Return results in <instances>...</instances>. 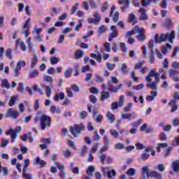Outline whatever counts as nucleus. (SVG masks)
<instances>
[{
	"mask_svg": "<svg viewBox=\"0 0 179 179\" xmlns=\"http://www.w3.org/2000/svg\"><path fill=\"white\" fill-rule=\"evenodd\" d=\"M155 38L157 44H162V43H164V41H167V40H169V43L173 44V43H174V38H176V35H174V31H171L169 34V33L162 34L159 36L156 34Z\"/></svg>",
	"mask_w": 179,
	"mask_h": 179,
	"instance_id": "obj_1",
	"label": "nucleus"
},
{
	"mask_svg": "<svg viewBox=\"0 0 179 179\" xmlns=\"http://www.w3.org/2000/svg\"><path fill=\"white\" fill-rule=\"evenodd\" d=\"M43 80H45V85H43V87H45L46 94L48 97H50L52 92V87H54V79H52V77L50 76L44 75Z\"/></svg>",
	"mask_w": 179,
	"mask_h": 179,
	"instance_id": "obj_2",
	"label": "nucleus"
},
{
	"mask_svg": "<svg viewBox=\"0 0 179 179\" xmlns=\"http://www.w3.org/2000/svg\"><path fill=\"white\" fill-rule=\"evenodd\" d=\"M39 122L42 129L44 131L47 129V127H51V117L45 114H43L39 118Z\"/></svg>",
	"mask_w": 179,
	"mask_h": 179,
	"instance_id": "obj_3",
	"label": "nucleus"
},
{
	"mask_svg": "<svg viewBox=\"0 0 179 179\" xmlns=\"http://www.w3.org/2000/svg\"><path fill=\"white\" fill-rule=\"evenodd\" d=\"M22 127L18 126L15 129H10L6 131V135H11V143L16 142V139H17V134L21 132Z\"/></svg>",
	"mask_w": 179,
	"mask_h": 179,
	"instance_id": "obj_4",
	"label": "nucleus"
},
{
	"mask_svg": "<svg viewBox=\"0 0 179 179\" xmlns=\"http://www.w3.org/2000/svg\"><path fill=\"white\" fill-rule=\"evenodd\" d=\"M86 127L83 124H74L73 127H70V132L75 136L78 138V134H80L81 131H85Z\"/></svg>",
	"mask_w": 179,
	"mask_h": 179,
	"instance_id": "obj_5",
	"label": "nucleus"
},
{
	"mask_svg": "<svg viewBox=\"0 0 179 179\" xmlns=\"http://www.w3.org/2000/svg\"><path fill=\"white\" fill-rule=\"evenodd\" d=\"M153 76L157 82H160V77L158 76L157 73H156V71L155 69H151L147 74V76H145L146 82L150 83L152 82V78H153Z\"/></svg>",
	"mask_w": 179,
	"mask_h": 179,
	"instance_id": "obj_6",
	"label": "nucleus"
},
{
	"mask_svg": "<svg viewBox=\"0 0 179 179\" xmlns=\"http://www.w3.org/2000/svg\"><path fill=\"white\" fill-rule=\"evenodd\" d=\"M101 170L104 176H108L110 179H113V177H117V171H115V170L113 169L112 171H108L107 172V170H108V166L102 167Z\"/></svg>",
	"mask_w": 179,
	"mask_h": 179,
	"instance_id": "obj_7",
	"label": "nucleus"
},
{
	"mask_svg": "<svg viewBox=\"0 0 179 179\" xmlns=\"http://www.w3.org/2000/svg\"><path fill=\"white\" fill-rule=\"evenodd\" d=\"M110 30L112 32L108 36V41H113V38H117L118 37V32H117V27L112 25L110 27Z\"/></svg>",
	"mask_w": 179,
	"mask_h": 179,
	"instance_id": "obj_8",
	"label": "nucleus"
},
{
	"mask_svg": "<svg viewBox=\"0 0 179 179\" xmlns=\"http://www.w3.org/2000/svg\"><path fill=\"white\" fill-rule=\"evenodd\" d=\"M178 74L179 71L174 69H171L168 71V75L170 76V78L173 79L175 82H179V78H177V76H178Z\"/></svg>",
	"mask_w": 179,
	"mask_h": 179,
	"instance_id": "obj_9",
	"label": "nucleus"
},
{
	"mask_svg": "<svg viewBox=\"0 0 179 179\" xmlns=\"http://www.w3.org/2000/svg\"><path fill=\"white\" fill-rule=\"evenodd\" d=\"M6 117H10L13 120H16L19 117V111L13 110V108H10L6 113Z\"/></svg>",
	"mask_w": 179,
	"mask_h": 179,
	"instance_id": "obj_10",
	"label": "nucleus"
},
{
	"mask_svg": "<svg viewBox=\"0 0 179 179\" xmlns=\"http://www.w3.org/2000/svg\"><path fill=\"white\" fill-rule=\"evenodd\" d=\"M119 4L124 5L120 8V9L122 12H125L127 8H129V5H131V0H119Z\"/></svg>",
	"mask_w": 179,
	"mask_h": 179,
	"instance_id": "obj_11",
	"label": "nucleus"
},
{
	"mask_svg": "<svg viewBox=\"0 0 179 179\" xmlns=\"http://www.w3.org/2000/svg\"><path fill=\"white\" fill-rule=\"evenodd\" d=\"M138 13H140V16L138 20L142 22L143 20H148L149 19V16L146 14V10L145 8H141L138 10Z\"/></svg>",
	"mask_w": 179,
	"mask_h": 179,
	"instance_id": "obj_12",
	"label": "nucleus"
},
{
	"mask_svg": "<svg viewBox=\"0 0 179 179\" xmlns=\"http://www.w3.org/2000/svg\"><path fill=\"white\" fill-rule=\"evenodd\" d=\"M159 82H157V80H155L152 83H150L147 85V87L149 89H152V90H159Z\"/></svg>",
	"mask_w": 179,
	"mask_h": 179,
	"instance_id": "obj_13",
	"label": "nucleus"
},
{
	"mask_svg": "<svg viewBox=\"0 0 179 179\" xmlns=\"http://www.w3.org/2000/svg\"><path fill=\"white\" fill-rule=\"evenodd\" d=\"M120 117L122 120H128L129 121H131V120L135 119V116H133L132 113H122L120 115Z\"/></svg>",
	"mask_w": 179,
	"mask_h": 179,
	"instance_id": "obj_14",
	"label": "nucleus"
},
{
	"mask_svg": "<svg viewBox=\"0 0 179 179\" xmlns=\"http://www.w3.org/2000/svg\"><path fill=\"white\" fill-rule=\"evenodd\" d=\"M160 0H142L141 1V5L142 6L146 7L148 6V5H152V3H157Z\"/></svg>",
	"mask_w": 179,
	"mask_h": 179,
	"instance_id": "obj_15",
	"label": "nucleus"
},
{
	"mask_svg": "<svg viewBox=\"0 0 179 179\" xmlns=\"http://www.w3.org/2000/svg\"><path fill=\"white\" fill-rule=\"evenodd\" d=\"M128 22L129 23H138V18H136V15L134 13L129 14Z\"/></svg>",
	"mask_w": 179,
	"mask_h": 179,
	"instance_id": "obj_16",
	"label": "nucleus"
},
{
	"mask_svg": "<svg viewBox=\"0 0 179 179\" xmlns=\"http://www.w3.org/2000/svg\"><path fill=\"white\" fill-rule=\"evenodd\" d=\"M37 62H38V59L37 58V55H36V54L34 53L33 57L31 60L30 68H31V69H33V68H34V66H36V64H37Z\"/></svg>",
	"mask_w": 179,
	"mask_h": 179,
	"instance_id": "obj_17",
	"label": "nucleus"
},
{
	"mask_svg": "<svg viewBox=\"0 0 179 179\" xmlns=\"http://www.w3.org/2000/svg\"><path fill=\"white\" fill-rule=\"evenodd\" d=\"M149 176L150 177H155V178L157 179H162L163 177V174L162 173H159L157 171H152L150 173Z\"/></svg>",
	"mask_w": 179,
	"mask_h": 179,
	"instance_id": "obj_18",
	"label": "nucleus"
},
{
	"mask_svg": "<svg viewBox=\"0 0 179 179\" xmlns=\"http://www.w3.org/2000/svg\"><path fill=\"white\" fill-rule=\"evenodd\" d=\"M172 170L175 171V173H178L179 171V162L178 160L174 161L171 164Z\"/></svg>",
	"mask_w": 179,
	"mask_h": 179,
	"instance_id": "obj_19",
	"label": "nucleus"
},
{
	"mask_svg": "<svg viewBox=\"0 0 179 179\" xmlns=\"http://www.w3.org/2000/svg\"><path fill=\"white\" fill-rule=\"evenodd\" d=\"M1 87H6V89H10L12 86L8 79H4L1 80Z\"/></svg>",
	"mask_w": 179,
	"mask_h": 179,
	"instance_id": "obj_20",
	"label": "nucleus"
},
{
	"mask_svg": "<svg viewBox=\"0 0 179 179\" xmlns=\"http://www.w3.org/2000/svg\"><path fill=\"white\" fill-rule=\"evenodd\" d=\"M173 100L171 101L169 103V106H174V104H176V100H179V93L178 92H175L174 95H173Z\"/></svg>",
	"mask_w": 179,
	"mask_h": 179,
	"instance_id": "obj_21",
	"label": "nucleus"
},
{
	"mask_svg": "<svg viewBox=\"0 0 179 179\" xmlns=\"http://www.w3.org/2000/svg\"><path fill=\"white\" fill-rule=\"evenodd\" d=\"M106 117L108 120L109 124H113V122H114V114L111 113V112H107Z\"/></svg>",
	"mask_w": 179,
	"mask_h": 179,
	"instance_id": "obj_22",
	"label": "nucleus"
},
{
	"mask_svg": "<svg viewBox=\"0 0 179 179\" xmlns=\"http://www.w3.org/2000/svg\"><path fill=\"white\" fill-rule=\"evenodd\" d=\"M101 93V101H104L107 99H110V93L108 92L103 91Z\"/></svg>",
	"mask_w": 179,
	"mask_h": 179,
	"instance_id": "obj_23",
	"label": "nucleus"
},
{
	"mask_svg": "<svg viewBox=\"0 0 179 179\" xmlns=\"http://www.w3.org/2000/svg\"><path fill=\"white\" fill-rule=\"evenodd\" d=\"M28 76L30 79H34V78H37V76H38V71L33 70L32 71L29 72Z\"/></svg>",
	"mask_w": 179,
	"mask_h": 179,
	"instance_id": "obj_24",
	"label": "nucleus"
},
{
	"mask_svg": "<svg viewBox=\"0 0 179 179\" xmlns=\"http://www.w3.org/2000/svg\"><path fill=\"white\" fill-rule=\"evenodd\" d=\"M133 30L136 31L138 34H141L142 33H145V29L143 27H139L138 25H136L133 27Z\"/></svg>",
	"mask_w": 179,
	"mask_h": 179,
	"instance_id": "obj_25",
	"label": "nucleus"
},
{
	"mask_svg": "<svg viewBox=\"0 0 179 179\" xmlns=\"http://www.w3.org/2000/svg\"><path fill=\"white\" fill-rule=\"evenodd\" d=\"M87 174L90 177H93L94 174V166H89L88 169L87 170Z\"/></svg>",
	"mask_w": 179,
	"mask_h": 179,
	"instance_id": "obj_26",
	"label": "nucleus"
},
{
	"mask_svg": "<svg viewBox=\"0 0 179 179\" xmlns=\"http://www.w3.org/2000/svg\"><path fill=\"white\" fill-rule=\"evenodd\" d=\"M107 30H108V29H107V27H106V26L101 25V27H99L97 34L99 36H100V34H102V33H106V31H107Z\"/></svg>",
	"mask_w": 179,
	"mask_h": 179,
	"instance_id": "obj_27",
	"label": "nucleus"
},
{
	"mask_svg": "<svg viewBox=\"0 0 179 179\" xmlns=\"http://www.w3.org/2000/svg\"><path fill=\"white\" fill-rule=\"evenodd\" d=\"M127 64L123 63L120 67V72L123 75H125L126 73H128V69H127Z\"/></svg>",
	"mask_w": 179,
	"mask_h": 179,
	"instance_id": "obj_28",
	"label": "nucleus"
},
{
	"mask_svg": "<svg viewBox=\"0 0 179 179\" xmlns=\"http://www.w3.org/2000/svg\"><path fill=\"white\" fill-rule=\"evenodd\" d=\"M17 100V96H11L10 99V101L8 102V106H10V107H13Z\"/></svg>",
	"mask_w": 179,
	"mask_h": 179,
	"instance_id": "obj_29",
	"label": "nucleus"
},
{
	"mask_svg": "<svg viewBox=\"0 0 179 179\" xmlns=\"http://www.w3.org/2000/svg\"><path fill=\"white\" fill-rule=\"evenodd\" d=\"M136 38L138 41H145V40H146V36H145V33L138 34L136 35Z\"/></svg>",
	"mask_w": 179,
	"mask_h": 179,
	"instance_id": "obj_30",
	"label": "nucleus"
},
{
	"mask_svg": "<svg viewBox=\"0 0 179 179\" xmlns=\"http://www.w3.org/2000/svg\"><path fill=\"white\" fill-rule=\"evenodd\" d=\"M127 174L130 177H134L135 174H136V171L134 168H130L128 169Z\"/></svg>",
	"mask_w": 179,
	"mask_h": 179,
	"instance_id": "obj_31",
	"label": "nucleus"
},
{
	"mask_svg": "<svg viewBox=\"0 0 179 179\" xmlns=\"http://www.w3.org/2000/svg\"><path fill=\"white\" fill-rule=\"evenodd\" d=\"M27 43L29 47L30 51H31V52H33L34 51V48L33 47V42H31V38H28Z\"/></svg>",
	"mask_w": 179,
	"mask_h": 179,
	"instance_id": "obj_32",
	"label": "nucleus"
},
{
	"mask_svg": "<svg viewBox=\"0 0 179 179\" xmlns=\"http://www.w3.org/2000/svg\"><path fill=\"white\" fill-rule=\"evenodd\" d=\"M26 66V62L24 60L19 61L16 65V67L19 69H22V68H24Z\"/></svg>",
	"mask_w": 179,
	"mask_h": 179,
	"instance_id": "obj_33",
	"label": "nucleus"
},
{
	"mask_svg": "<svg viewBox=\"0 0 179 179\" xmlns=\"http://www.w3.org/2000/svg\"><path fill=\"white\" fill-rule=\"evenodd\" d=\"M83 54H85V52H83V50H79L76 52V59H79L80 58H82L83 57Z\"/></svg>",
	"mask_w": 179,
	"mask_h": 179,
	"instance_id": "obj_34",
	"label": "nucleus"
},
{
	"mask_svg": "<svg viewBox=\"0 0 179 179\" xmlns=\"http://www.w3.org/2000/svg\"><path fill=\"white\" fill-rule=\"evenodd\" d=\"M59 62V58L56 57H50V64L51 65H55V64H58Z\"/></svg>",
	"mask_w": 179,
	"mask_h": 179,
	"instance_id": "obj_35",
	"label": "nucleus"
},
{
	"mask_svg": "<svg viewBox=\"0 0 179 179\" xmlns=\"http://www.w3.org/2000/svg\"><path fill=\"white\" fill-rule=\"evenodd\" d=\"M149 156H150V154H148L147 152H143L140 155V158L143 162H145V160H147V159H149Z\"/></svg>",
	"mask_w": 179,
	"mask_h": 179,
	"instance_id": "obj_36",
	"label": "nucleus"
},
{
	"mask_svg": "<svg viewBox=\"0 0 179 179\" xmlns=\"http://www.w3.org/2000/svg\"><path fill=\"white\" fill-rule=\"evenodd\" d=\"M86 153H87V146L83 145L81 148V151H80L81 157H83V156H85V155H86Z\"/></svg>",
	"mask_w": 179,
	"mask_h": 179,
	"instance_id": "obj_37",
	"label": "nucleus"
},
{
	"mask_svg": "<svg viewBox=\"0 0 179 179\" xmlns=\"http://www.w3.org/2000/svg\"><path fill=\"white\" fill-rule=\"evenodd\" d=\"M55 165L58 169V170H59V171H63L64 170H65L64 165L59 164V162H57V161H55Z\"/></svg>",
	"mask_w": 179,
	"mask_h": 179,
	"instance_id": "obj_38",
	"label": "nucleus"
},
{
	"mask_svg": "<svg viewBox=\"0 0 179 179\" xmlns=\"http://www.w3.org/2000/svg\"><path fill=\"white\" fill-rule=\"evenodd\" d=\"M108 86H109V92L117 93V88H114V85H113L111 82L108 83Z\"/></svg>",
	"mask_w": 179,
	"mask_h": 179,
	"instance_id": "obj_39",
	"label": "nucleus"
},
{
	"mask_svg": "<svg viewBox=\"0 0 179 179\" xmlns=\"http://www.w3.org/2000/svg\"><path fill=\"white\" fill-rule=\"evenodd\" d=\"M13 50L12 48H8L6 52V56L7 57V58H8V59H12V52H13Z\"/></svg>",
	"mask_w": 179,
	"mask_h": 179,
	"instance_id": "obj_40",
	"label": "nucleus"
},
{
	"mask_svg": "<svg viewBox=\"0 0 179 179\" xmlns=\"http://www.w3.org/2000/svg\"><path fill=\"white\" fill-rule=\"evenodd\" d=\"M9 142H10V139H5L3 138L1 140V148H6V145H8V143H9Z\"/></svg>",
	"mask_w": 179,
	"mask_h": 179,
	"instance_id": "obj_41",
	"label": "nucleus"
},
{
	"mask_svg": "<svg viewBox=\"0 0 179 179\" xmlns=\"http://www.w3.org/2000/svg\"><path fill=\"white\" fill-rule=\"evenodd\" d=\"M125 101V96L124 95H121L119 98V107H122L124 106V101Z\"/></svg>",
	"mask_w": 179,
	"mask_h": 179,
	"instance_id": "obj_42",
	"label": "nucleus"
},
{
	"mask_svg": "<svg viewBox=\"0 0 179 179\" xmlns=\"http://www.w3.org/2000/svg\"><path fill=\"white\" fill-rule=\"evenodd\" d=\"M106 68L108 71H113L115 68V64H111L110 62H106Z\"/></svg>",
	"mask_w": 179,
	"mask_h": 179,
	"instance_id": "obj_43",
	"label": "nucleus"
},
{
	"mask_svg": "<svg viewBox=\"0 0 179 179\" xmlns=\"http://www.w3.org/2000/svg\"><path fill=\"white\" fill-rule=\"evenodd\" d=\"M150 64H153L155 62V52H151L148 56Z\"/></svg>",
	"mask_w": 179,
	"mask_h": 179,
	"instance_id": "obj_44",
	"label": "nucleus"
},
{
	"mask_svg": "<svg viewBox=\"0 0 179 179\" xmlns=\"http://www.w3.org/2000/svg\"><path fill=\"white\" fill-rule=\"evenodd\" d=\"M120 47L124 52H128V48L127 47V44H125V43L121 42Z\"/></svg>",
	"mask_w": 179,
	"mask_h": 179,
	"instance_id": "obj_45",
	"label": "nucleus"
},
{
	"mask_svg": "<svg viewBox=\"0 0 179 179\" xmlns=\"http://www.w3.org/2000/svg\"><path fill=\"white\" fill-rule=\"evenodd\" d=\"M94 19H96V22L99 23L100 20H101V15H100L99 13H94Z\"/></svg>",
	"mask_w": 179,
	"mask_h": 179,
	"instance_id": "obj_46",
	"label": "nucleus"
},
{
	"mask_svg": "<svg viewBox=\"0 0 179 179\" xmlns=\"http://www.w3.org/2000/svg\"><path fill=\"white\" fill-rule=\"evenodd\" d=\"M149 48L151 49V52H155V41H150L148 43Z\"/></svg>",
	"mask_w": 179,
	"mask_h": 179,
	"instance_id": "obj_47",
	"label": "nucleus"
},
{
	"mask_svg": "<svg viewBox=\"0 0 179 179\" xmlns=\"http://www.w3.org/2000/svg\"><path fill=\"white\" fill-rule=\"evenodd\" d=\"M119 17H120V13L118 11L115 12L113 16V22H118Z\"/></svg>",
	"mask_w": 179,
	"mask_h": 179,
	"instance_id": "obj_48",
	"label": "nucleus"
},
{
	"mask_svg": "<svg viewBox=\"0 0 179 179\" xmlns=\"http://www.w3.org/2000/svg\"><path fill=\"white\" fill-rule=\"evenodd\" d=\"M167 6H169V3L167 2V0H163L161 2V8L162 9H166Z\"/></svg>",
	"mask_w": 179,
	"mask_h": 179,
	"instance_id": "obj_49",
	"label": "nucleus"
},
{
	"mask_svg": "<svg viewBox=\"0 0 179 179\" xmlns=\"http://www.w3.org/2000/svg\"><path fill=\"white\" fill-rule=\"evenodd\" d=\"M142 124V120L138 119L136 122H134L132 123V127L134 128H137V127H139Z\"/></svg>",
	"mask_w": 179,
	"mask_h": 179,
	"instance_id": "obj_50",
	"label": "nucleus"
},
{
	"mask_svg": "<svg viewBox=\"0 0 179 179\" xmlns=\"http://www.w3.org/2000/svg\"><path fill=\"white\" fill-rule=\"evenodd\" d=\"M87 117V112L83 110L80 112V120H85Z\"/></svg>",
	"mask_w": 179,
	"mask_h": 179,
	"instance_id": "obj_51",
	"label": "nucleus"
},
{
	"mask_svg": "<svg viewBox=\"0 0 179 179\" xmlns=\"http://www.w3.org/2000/svg\"><path fill=\"white\" fill-rule=\"evenodd\" d=\"M142 65H143V62H139L138 63L136 64L133 68V69H141L142 68Z\"/></svg>",
	"mask_w": 179,
	"mask_h": 179,
	"instance_id": "obj_52",
	"label": "nucleus"
},
{
	"mask_svg": "<svg viewBox=\"0 0 179 179\" xmlns=\"http://www.w3.org/2000/svg\"><path fill=\"white\" fill-rule=\"evenodd\" d=\"M90 92L92 93L93 94H99V93H100V91L99 90V88L92 87L90 89Z\"/></svg>",
	"mask_w": 179,
	"mask_h": 179,
	"instance_id": "obj_53",
	"label": "nucleus"
},
{
	"mask_svg": "<svg viewBox=\"0 0 179 179\" xmlns=\"http://www.w3.org/2000/svg\"><path fill=\"white\" fill-rule=\"evenodd\" d=\"M90 3L91 6V9H97V4L94 0H90Z\"/></svg>",
	"mask_w": 179,
	"mask_h": 179,
	"instance_id": "obj_54",
	"label": "nucleus"
},
{
	"mask_svg": "<svg viewBox=\"0 0 179 179\" xmlns=\"http://www.w3.org/2000/svg\"><path fill=\"white\" fill-rule=\"evenodd\" d=\"M59 174L60 178H62V179H66V173H65V170L59 171Z\"/></svg>",
	"mask_w": 179,
	"mask_h": 179,
	"instance_id": "obj_55",
	"label": "nucleus"
},
{
	"mask_svg": "<svg viewBox=\"0 0 179 179\" xmlns=\"http://www.w3.org/2000/svg\"><path fill=\"white\" fill-rule=\"evenodd\" d=\"M71 75H72V69L65 71L64 72L65 78H71Z\"/></svg>",
	"mask_w": 179,
	"mask_h": 179,
	"instance_id": "obj_56",
	"label": "nucleus"
},
{
	"mask_svg": "<svg viewBox=\"0 0 179 179\" xmlns=\"http://www.w3.org/2000/svg\"><path fill=\"white\" fill-rule=\"evenodd\" d=\"M67 145L68 146H69V148H71V149H76L75 143H73V141H72V140H69L67 142Z\"/></svg>",
	"mask_w": 179,
	"mask_h": 179,
	"instance_id": "obj_57",
	"label": "nucleus"
},
{
	"mask_svg": "<svg viewBox=\"0 0 179 179\" xmlns=\"http://www.w3.org/2000/svg\"><path fill=\"white\" fill-rule=\"evenodd\" d=\"M87 22L90 24H97L99 23L98 21L95 18H88Z\"/></svg>",
	"mask_w": 179,
	"mask_h": 179,
	"instance_id": "obj_58",
	"label": "nucleus"
},
{
	"mask_svg": "<svg viewBox=\"0 0 179 179\" xmlns=\"http://www.w3.org/2000/svg\"><path fill=\"white\" fill-rule=\"evenodd\" d=\"M115 149L120 150L124 149V144H122L121 143L115 144Z\"/></svg>",
	"mask_w": 179,
	"mask_h": 179,
	"instance_id": "obj_59",
	"label": "nucleus"
},
{
	"mask_svg": "<svg viewBox=\"0 0 179 179\" xmlns=\"http://www.w3.org/2000/svg\"><path fill=\"white\" fill-rule=\"evenodd\" d=\"M110 134L114 136V138H120V134L116 130H110Z\"/></svg>",
	"mask_w": 179,
	"mask_h": 179,
	"instance_id": "obj_60",
	"label": "nucleus"
},
{
	"mask_svg": "<svg viewBox=\"0 0 179 179\" xmlns=\"http://www.w3.org/2000/svg\"><path fill=\"white\" fill-rule=\"evenodd\" d=\"M104 47H105V49L106 50V51H108V52H110V51L112 50L111 44H110L109 42L106 43L104 45Z\"/></svg>",
	"mask_w": 179,
	"mask_h": 179,
	"instance_id": "obj_61",
	"label": "nucleus"
},
{
	"mask_svg": "<svg viewBox=\"0 0 179 179\" xmlns=\"http://www.w3.org/2000/svg\"><path fill=\"white\" fill-rule=\"evenodd\" d=\"M31 21V19L28 18L25 21L24 24L22 25L23 29H29V23H30Z\"/></svg>",
	"mask_w": 179,
	"mask_h": 179,
	"instance_id": "obj_62",
	"label": "nucleus"
},
{
	"mask_svg": "<svg viewBox=\"0 0 179 179\" xmlns=\"http://www.w3.org/2000/svg\"><path fill=\"white\" fill-rule=\"evenodd\" d=\"M157 169L159 170V171H164L166 170V168L164 167V164H159L157 166Z\"/></svg>",
	"mask_w": 179,
	"mask_h": 179,
	"instance_id": "obj_63",
	"label": "nucleus"
},
{
	"mask_svg": "<svg viewBox=\"0 0 179 179\" xmlns=\"http://www.w3.org/2000/svg\"><path fill=\"white\" fill-rule=\"evenodd\" d=\"M171 67L174 69H179V62H173L171 64Z\"/></svg>",
	"mask_w": 179,
	"mask_h": 179,
	"instance_id": "obj_64",
	"label": "nucleus"
}]
</instances>
